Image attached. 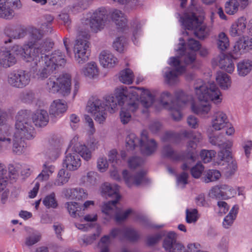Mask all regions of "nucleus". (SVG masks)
Wrapping results in <instances>:
<instances>
[{"mask_svg": "<svg viewBox=\"0 0 252 252\" xmlns=\"http://www.w3.org/2000/svg\"><path fill=\"white\" fill-rule=\"evenodd\" d=\"M194 89L200 102L198 104L192 103L191 108L192 112L198 115L203 117L210 111L209 101L216 104L221 101L220 92L214 83L206 85L201 80H197L194 84Z\"/></svg>", "mask_w": 252, "mask_h": 252, "instance_id": "obj_1", "label": "nucleus"}, {"mask_svg": "<svg viewBox=\"0 0 252 252\" xmlns=\"http://www.w3.org/2000/svg\"><path fill=\"white\" fill-rule=\"evenodd\" d=\"M101 193L104 196L111 197L114 196L116 199L104 203L102 207V211L105 214V219L109 220L114 218L117 222L120 223L126 220L132 213L130 209L123 211L116 207L120 195L119 194V187L116 184L105 183L102 185Z\"/></svg>", "mask_w": 252, "mask_h": 252, "instance_id": "obj_2", "label": "nucleus"}, {"mask_svg": "<svg viewBox=\"0 0 252 252\" xmlns=\"http://www.w3.org/2000/svg\"><path fill=\"white\" fill-rule=\"evenodd\" d=\"M29 42L23 49L27 57L36 55H44L49 52L54 45L50 39L41 40L44 33L42 30L35 27H31L28 30Z\"/></svg>", "mask_w": 252, "mask_h": 252, "instance_id": "obj_3", "label": "nucleus"}, {"mask_svg": "<svg viewBox=\"0 0 252 252\" xmlns=\"http://www.w3.org/2000/svg\"><path fill=\"white\" fill-rule=\"evenodd\" d=\"M137 90H143L141 96V104L145 108L150 107L155 100V95L149 90L138 87L120 86L116 89L114 95L123 105L127 98L131 99L129 102L139 101Z\"/></svg>", "mask_w": 252, "mask_h": 252, "instance_id": "obj_4", "label": "nucleus"}, {"mask_svg": "<svg viewBox=\"0 0 252 252\" xmlns=\"http://www.w3.org/2000/svg\"><path fill=\"white\" fill-rule=\"evenodd\" d=\"M75 153L68 154L63 161V165L67 169L71 171L77 170L81 166V160L77 154L86 161L92 158V153L85 145L79 141V137L75 136L70 141Z\"/></svg>", "mask_w": 252, "mask_h": 252, "instance_id": "obj_5", "label": "nucleus"}, {"mask_svg": "<svg viewBox=\"0 0 252 252\" xmlns=\"http://www.w3.org/2000/svg\"><path fill=\"white\" fill-rule=\"evenodd\" d=\"M14 134L17 137L31 140L35 135V129L32 122L30 119L27 110L19 111L16 117Z\"/></svg>", "mask_w": 252, "mask_h": 252, "instance_id": "obj_6", "label": "nucleus"}, {"mask_svg": "<svg viewBox=\"0 0 252 252\" xmlns=\"http://www.w3.org/2000/svg\"><path fill=\"white\" fill-rule=\"evenodd\" d=\"M181 22L186 29L193 31L194 35L200 39L207 37L211 31V28L199 21L194 13H185L181 18Z\"/></svg>", "mask_w": 252, "mask_h": 252, "instance_id": "obj_7", "label": "nucleus"}, {"mask_svg": "<svg viewBox=\"0 0 252 252\" xmlns=\"http://www.w3.org/2000/svg\"><path fill=\"white\" fill-rule=\"evenodd\" d=\"M46 89L52 93H58L61 96L66 97L71 93V77L68 74L60 76L55 81L50 77L47 81Z\"/></svg>", "mask_w": 252, "mask_h": 252, "instance_id": "obj_8", "label": "nucleus"}, {"mask_svg": "<svg viewBox=\"0 0 252 252\" xmlns=\"http://www.w3.org/2000/svg\"><path fill=\"white\" fill-rule=\"evenodd\" d=\"M30 73L23 69H16L10 72L7 75V83L11 87L22 89L31 82Z\"/></svg>", "mask_w": 252, "mask_h": 252, "instance_id": "obj_9", "label": "nucleus"}, {"mask_svg": "<svg viewBox=\"0 0 252 252\" xmlns=\"http://www.w3.org/2000/svg\"><path fill=\"white\" fill-rule=\"evenodd\" d=\"M44 55H36L27 57L28 61H32L38 68L35 74L37 79L43 80L48 77L56 69L55 65H51L43 58Z\"/></svg>", "mask_w": 252, "mask_h": 252, "instance_id": "obj_10", "label": "nucleus"}, {"mask_svg": "<svg viewBox=\"0 0 252 252\" xmlns=\"http://www.w3.org/2000/svg\"><path fill=\"white\" fill-rule=\"evenodd\" d=\"M181 62H183V61L181 60L178 57L170 58L169 63L174 67L175 70H172L168 68L165 71L163 76L165 82L168 85H175L179 82V75L185 70V66L181 64Z\"/></svg>", "mask_w": 252, "mask_h": 252, "instance_id": "obj_11", "label": "nucleus"}, {"mask_svg": "<svg viewBox=\"0 0 252 252\" xmlns=\"http://www.w3.org/2000/svg\"><path fill=\"white\" fill-rule=\"evenodd\" d=\"M188 40V48L184 50V45L182 44L177 50L180 54L178 57L186 64L191 63L195 61L196 52L200 48L201 46L199 42L193 38H189Z\"/></svg>", "mask_w": 252, "mask_h": 252, "instance_id": "obj_12", "label": "nucleus"}, {"mask_svg": "<svg viewBox=\"0 0 252 252\" xmlns=\"http://www.w3.org/2000/svg\"><path fill=\"white\" fill-rule=\"evenodd\" d=\"M88 34L85 39H82L79 35L74 46V58L79 64H83L89 60L90 56L89 43L87 40Z\"/></svg>", "mask_w": 252, "mask_h": 252, "instance_id": "obj_13", "label": "nucleus"}, {"mask_svg": "<svg viewBox=\"0 0 252 252\" xmlns=\"http://www.w3.org/2000/svg\"><path fill=\"white\" fill-rule=\"evenodd\" d=\"M105 107L103 100L93 98L88 101L87 110L93 115L95 121L101 124L105 121L107 117Z\"/></svg>", "mask_w": 252, "mask_h": 252, "instance_id": "obj_14", "label": "nucleus"}, {"mask_svg": "<svg viewBox=\"0 0 252 252\" xmlns=\"http://www.w3.org/2000/svg\"><path fill=\"white\" fill-rule=\"evenodd\" d=\"M108 19V14L104 8H99L92 15L89 20V25L92 32H97L102 30Z\"/></svg>", "mask_w": 252, "mask_h": 252, "instance_id": "obj_15", "label": "nucleus"}, {"mask_svg": "<svg viewBox=\"0 0 252 252\" xmlns=\"http://www.w3.org/2000/svg\"><path fill=\"white\" fill-rule=\"evenodd\" d=\"M219 158L221 160L220 164L224 166L223 168L225 175L230 176L234 174L237 168L236 162L231 156L229 150H221L218 154Z\"/></svg>", "mask_w": 252, "mask_h": 252, "instance_id": "obj_16", "label": "nucleus"}, {"mask_svg": "<svg viewBox=\"0 0 252 252\" xmlns=\"http://www.w3.org/2000/svg\"><path fill=\"white\" fill-rule=\"evenodd\" d=\"M176 235L173 232H170L165 238L163 242V247L167 252H185V247L180 242L177 241Z\"/></svg>", "mask_w": 252, "mask_h": 252, "instance_id": "obj_17", "label": "nucleus"}, {"mask_svg": "<svg viewBox=\"0 0 252 252\" xmlns=\"http://www.w3.org/2000/svg\"><path fill=\"white\" fill-rule=\"evenodd\" d=\"M158 144L153 138H149L146 131L141 134L140 148L141 153L146 156H150L157 150Z\"/></svg>", "mask_w": 252, "mask_h": 252, "instance_id": "obj_18", "label": "nucleus"}, {"mask_svg": "<svg viewBox=\"0 0 252 252\" xmlns=\"http://www.w3.org/2000/svg\"><path fill=\"white\" fill-rule=\"evenodd\" d=\"M230 124L227 115L223 111H215L212 117L211 126L215 130H220L229 127Z\"/></svg>", "mask_w": 252, "mask_h": 252, "instance_id": "obj_19", "label": "nucleus"}, {"mask_svg": "<svg viewBox=\"0 0 252 252\" xmlns=\"http://www.w3.org/2000/svg\"><path fill=\"white\" fill-rule=\"evenodd\" d=\"M63 193L66 198L77 201L84 200L88 196L87 190L81 188L65 189L63 190Z\"/></svg>", "mask_w": 252, "mask_h": 252, "instance_id": "obj_20", "label": "nucleus"}, {"mask_svg": "<svg viewBox=\"0 0 252 252\" xmlns=\"http://www.w3.org/2000/svg\"><path fill=\"white\" fill-rule=\"evenodd\" d=\"M139 103V101L128 102L122 108L120 116L121 122L123 124H126L130 121L131 118L130 112H134L137 110Z\"/></svg>", "mask_w": 252, "mask_h": 252, "instance_id": "obj_21", "label": "nucleus"}, {"mask_svg": "<svg viewBox=\"0 0 252 252\" xmlns=\"http://www.w3.org/2000/svg\"><path fill=\"white\" fill-rule=\"evenodd\" d=\"M123 178L128 187L135 185L138 186L145 180L144 173L140 171L135 175L130 174L127 170H124L122 173Z\"/></svg>", "mask_w": 252, "mask_h": 252, "instance_id": "obj_22", "label": "nucleus"}, {"mask_svg": "<svg viewBox=\"0 0 252 252\" xmlns=\"http://www.w3.org/2000/svg\"><path fill=\"white\" fill-rule=\"evenodd\" d=\"M67 108V104L64 100H55L50 105V115L51 117H60L66 111Z\"/></svg>", "mask_w": 252, "mask_h": 252, "instance_id": "obj_23", "label": "nucleus"}, {"mask_svg": "<svg viewBox=\"0 0 252 252\" xmlns=\"http://www.w3.org/2000/svg\"><path fill=\"white\" fill-rule=\"evenodd\" d=\"M252 49V38L243 37L237 40L234 46L233 52L238 54H243Z\"/></svg>", "mask_w": 252, "mask_h": 252, "instance_id": "obj_24", "label": "nucleus"}, {"mask_svg": "<svg viewBox=\"0 0 252 252\" xmlns=\"http://www.w3.org/2000/svg\"><path fill=\"white\" fill-rule=\"evenodd\" d=\"M43 58L51 65L54 64L56 69L58 65H63L66 63L65 55L60 50L54 51L50 55H47L45 53Z\"/></svg>", "mask_w": 252, "mask_h": 252, "instance_id": "obj_25", "label": "nucleus"}, {"mask_svg": "<svg viewBox=\"0 0 252 252\" xmlns=\"http://www.w3.org/2000/svg\"><path fill=\"white\" fill-rule=\"evenodd\" d=\"M123 232L119 229H113L109 235H104L98 243V245L100 248V252H110L109 247L111 244L110 238H115L119 235L120 233Z\"/></svg>", "mask_w": 252, "mask_h": 252, "instance_id": "obj_26", "label": "nucleus"}, {"mask_svg": "<svg viewBox=\"0 0 252 252\" xmlns=\"http://www.w3.org/2000/svg\"><path fill=\"white\" fill-rule=\"evenodd\" d=\"M246 28L245 20L244 18L241 17L231 25L229 30L230 35L232 37L241 36L244 33Z\"/></svg>", "mask_w": 252, "mask_h": 252, "instance_id": "obj_27", "label": "nucleus"}, {"mask_svg": "<svg viewBox=\"0 0 252 252\" xmlns=\"http://www.w3.org/2000/svg\"><path fill=\"white\" fill-rule=\"evenodd\" d=\"M32 123L39 127L45 126L49 122L48 113L44 110L36 111L32 115Z\"/></svg>", "mask_w": 252, "mask_h": 252, "instance_id": "obj_28", "label": "nucleus"}, {"mask_svg": "<svg viewBox=\"0 0 252 252\" xmlns=\"http://www.w3.org/2000/svg\"><path fill=\"white\" fill-rule=\"evenodd\" d=\"M100 64L106 68L114 67L118 63V59L111 53L102 52L99 56Z\"/></svg>", "mask_w": 252, "mask_h": 252, "instance_id": "obj_29", "label": "nucleus"}, {"mask_svg": "<svg viewBox=\"0 0 252 252\" xmlns=\"http://www.w3.org/2000/svg\"><path fill=\"white\" fill-rule=\"evenodd\" d=\"M81 73L85 77L92 79L98 75L99 70L96 63L94 62H91L82 68Z\"/></svg>", "mask_w": 252, "mask_h": 252, "instance_id": "obj_30", "label": "nucleus"}, {"mask_svg": "<svg viewBox=\"0 0 252 252\" xmlns=\"http://www.w3.org/2000/svg\"><path fill=\"white\" fill-rule=\"evenodd\" d=\"M4 32L8 36L14 39L23 38L26 34L25 29L20 26L6 27Z\"/></svg>", "mask_w": 252, "mask_h": 252, "instance_id": "obj_31", "label": "nucleus"}, {"mask_svg": "<svg viewBox=\"0 0 252 252\" xmlns=\"http://www.w3.org/2000/svg\"><path fill=\"white\" fill-rule=\"evenodd\" d=\"M175 96V99L172 102V103L174 106L180 108L185 106L189 100L192 98L191 96L187 94L182 90L176 91Z\"/></svg>", "mask_w": 252, "mask_h": 252, "instance_id": "obj_32", "label": "nucleus"}, {"mask_svg": "<svg viewBox=\"0 0 252 252\" xmlns=\"http://www.w3.org/2000/svg\"><path fill=\"white\" fill-rule=\"evenodd\" d=\"M196 139L189 140L187 144V150L188 152L187 156L188 158L192 162L195 161L196 160V156L197 155L196 149L197 144L201 140V137L197 136Z\"/></svg>", "mask_w": 252, "mask_h": 252, "instance_id": "obj_33", "label": "nucleus"}, {"mask_svg": "<svg viewBox=\"0 0 252 252\" xmlns=\"http://www.w3.org/2000/svg\"><path fill=\"white\" fill-rule=\"evenodd\" d=\"M210 143L215 146H218L221 150H229L232 146L231 142H223L221 134L210 135L209 136Z\"/></svg>", "mask_w": 252, "mask_h": 252, "instance_id": "obj_34", "label": "nucleus"}, {"mask_svg": "<svg viewBox=\"0 0 252 252\" xmlns=\"http://www.w3.org/2000/svg\"><path fill=\"white\" fill-rule=\"evenodd\" d=\"M25 138L17 137L13 135L12 139V152L17 155H21L25 152L26 146L24 141Z\"/></svg>", "mask_w": 252, "mask_h": 252, "instance_id": "obj_35", "label": "nucleus"}, {"mask_svg": "<svg viewBox=\"0 0 252 252\" xmlns=\"http://www.w3.org/2000/svg\"><path fill=\"white\" fill-rule=\"evenodd\" d=\"M16 63L14 55L9 51L1 52L0 56V63L4 67H8L14 65Z\"/></svg>", "mask_w": 252, "mask_h": 252, "instance_id": "obj_36", "label": "nucleus"}, {"mask_svg": "<svg viewBox=\"0 0 252 252\" xmlns=\"http://www.w3.org/2000/svg\"><path fill=\"white\" fill-rule=\"evenodd\" d=\"M239 75L245 76L252 69V61L249 60H243L239 62L237 65Z\"/></svg>", "mask_w": 252, "mask_h": 252, "instance_id": "obj_37", "label": "nucleus"}, {"mask_svg": "<svg viewBox=\"0 0 252 252\" xmlns=\"http://www.w3.org/2000/svg\"><path fill=\"white\" fill-rule=\"evenodd\" d=\"M14 16V10L10 8L9 3L6 0L0 2V18L7 19H12Z\"/></svg>", "mask_w": 252, "mask_h": 252, "instance_id": "obj_38", "label": "nucleus"}, {"mask_svg": "<svg viewBox=\"0 0 252 252\" xmlns=\"http://www.w3.org/2000/svg\"><path fill=\"white\" fill-rule=\"evenodd\" d=\"M112 20L115 23L116 25L120 28H123L126 26L127 24V19L124 14L118 9H115L111 14Z\"/></svg>", "mask_w": 252, "mask_h": 252, "instance_id": "obj_39", "label": "nucleus"}, {"mask_svg": "<svg viewBox=\"0 0 252 252\" xmlns=\"http://www.w3.org/2000/svg\"><path fill=\"white\" fill-rule=\"evenodd\" d=\"M216 79L222 89L226 90L231 86V81L230 76L225 73L217 72Z\"/></svg>", "mask_w": 252, "mask_h": 252, "instance_id": "obj_40", "label": "nucleus"}, {"mask_svg": "<svg viewBox=\"0 0 252 252\" xmlns=\"http://www.w3.org/2000/svg\"><path fill=\"white\" fill-rule=\"evenodd\" d=\"M238 206L235 205L231 209L229 214L224 218L223 221V226L228 228L233 224L234 220H235L238 212Z\"/></svg>", "mask_w": 252, "mask_h": 252, "instance_id": "obj_41", "label": "nucleus"}, {"mask_svg": "<svg viewBox=\"0 0 252 252\" xmlns=\"http://www.w3.org/2000/svg\"><path fill=\"white\" fill-rule=\"evenodd\" d=\"M65 206L71 217L76 218L82 215V208L78 203L75 202H66Z\"/></svg>", "mask_w": 252, "mask_h": 252, "instance_id": "obj_42", "label": "nucleus"}, {"mask_svg": "<svg viewBox=\"0 0 252 252\" xmlns=\"http://www.w3.org/2000/svg\"><path fill=\"white\" fill-rule=\"evenodd\" d=\"M41 234L37 231H33L25 238V245L27 247H32L39 242L41 239Z\"/></svg>", "mask_w": 252, "mask_h": 252, "instance_id": "obj_43", "label": "nucleus"}, {"mask_svg": "<svg viewBox=\"0 0 252 252\" xmlns=\"http://www.w3.org/2000/svg\"><path fill=\"white\" fill-rule=\"evenodd\" d=\"M70 177V175L67 171L61 169L58 172L54 184L58 186H62L68 182Z\"/></svg>", "mask_w": 252, "mask_h": 252, "instance_id": "obj_44", "label": "nucleus"}, {"mask_svg": "<svg viewBox=\"0 0 252 252\" xmlns=\"http://www.w3.org/2000/svg\"><path fill=\"white\" fill-rule=\"evenodd\" d=\"M101 228L100 226L97 227L96 233L91 235H84L81 238L82 243H81L82 246H87L92 244L94 241L98 237L101 233Z\"/></svg>", "mask_w": 252, "mask_h": 252, "instance_id": "obj_45", "label": "nucleus"}, {"mask_svg": "<svg viewBox=\"0 0 252 252\" xmlns=\"http://www.w3.org/2000/svg\"><path fill=\"white\" fill-rule=\"evenodd\" d=\"M240 3L238 0H229L225 2L224 9L229 15H233L238 11Z\"/></svg>", "mask_w": 252, "mask_h": 252, "instance_id": "obj_46", "label": "nucleus"}, {"mask_svg": "<svg viewBox=\"0 0 252 252\" xmlns=\"http://www.w3.org/2000/svg\"><path fill=\"white\" fill-rule=\"evenodd\" d=\"M134 75L132 71L129 68L121 71L119 75L120 81L124 84H130L133 82Z\"/></svg>", "mask_w": 252, "mask_h": 252, "instance_id": "obj_47", "label": "nucleus"}, {"mask_svg": "<svg viewBox=\"0 0 252 252\" xmlns=\"http://www.w3.org/2000/svg\"><path fill=\"white\" fill-rule=\"evenodd\" d=\"M219 66L220 68L230 73L232 72L234 69L233 61L228 57H224L220 60Z\"/></svg>", "mask_w": 252, "mask_h": 252, "instance_id": "obj_48", "label": "nucleus"}, {"mask_svg": "<svg viewBox=\"0 0 252 252\" xmlns=\"http://www.w3.org/2000/svg\"><path fill=\"white\" fill-rule=\"evenodd\" d=\"M126 146L128 150H132L136 146L140 144V139H139L134 133H130L126 139Z\"/></svg>", "mask_w": 252, "mask_h": 252, "instance_id": "obj_49", "label": "nucleus"}, {"mask_svg": "<svg viewBox=\"0 0 252 252\" xmlns=\"http://www.w3.org/2000/svg\"><path fill=\"white\" fill-rule=\"evenodd\" d=\"M105 107L107 106L110 108V112L114 113L116 110L118 109V105H122L120 102L117 98L113 95H109L106 97V104Z\"/></svg>", "mask_w": 252, "mask_h": 252, "instance_id": "obj_50", "label": "nucleus"}, {"mask_svg": "<svg viewBox=\"0 0 252 252\" xmlns=\"http://www.w3.org/2000/svg\"><path fill=\"white\" fill-rule=\"evenodd\" d=\"M161 153L164 157H167L173 160H181L182 157L177 154L175 153L172 148L169 145H165L163 146Z\"/></svg>", "mask_w": 252, "mask_h": 252, "instance_id": "obj_51", "label": "nucleus"}, {"mask_svg": "<svg viewBox=\"0 0 252 252\" xmlns=\"http://www.w3.org/2000/svg\"><path fill=\"white\" fill-rule=\"evenodd\" d=\"M217 45L218 48L221 51H225L229 47V41L224 32H221L219 34Z\"/></svg>", "mask_w": 252, "mask_h": 252, "instance_id": "obj_52", "label": "nucleus"}, {"mask_svg": "<svg viewBox=\"0 0 252 252\" xmlns=\"http://www.w3.org/2000/svg\"><path fill=\"white\" fill-rule=\"evenodd\" d=\"M220 173L217 170H209L205 174L204 181L206 183L215 181L220 177Z\"/></svg>", "mask_w": 252, "mask_h": 252, "instance_id": "obj_53", "label": "nucleus"}, {"mask_svg": "<svg viewBox=\"0 0 252 252\" xmlns=\"http://www.w3.org/2000/svg\"><path fill=\"white\" fill-rule=\"evenodd\" d=\"M43 203L47 208H56L58 206L57 201L54 192L47 195L43 200Z\"/></svg>", "mask_w": 252, "mask_h": 252, "instance_id": "obj_54", "label": "nucleus"}, {"mask_svg": "<svg viewBox=\"0 0 252 252\" xmlns=\"http://www.w3.org/2000/svg\"><path fill=\"white\" fill-rule=\"evenodd\" d=\"M186 221L189 223H195L198 219V212L196 209H187L186 211Z\"/></svg>", "mask_w": 252, "mask_h": 252, "instance_id": "obj_55", "label": "nucleus"}, {"mask_svg": "<svg viewBox=\"0 0 252 252\" xmlns=\"http://www.w3.org/2000/svg\"><path fill=\"white\" fill-rule=\"evenodd\" d=\"M44 168L42 172L38 176L37 179L40 181L47 180L48 179L50 175L54 171V167L53 166H46L44 164Z\"/></svg>", "mask_w": 252, "mask_h": 252, "instance_id": "obj_56", "label": "nucleus"}, {"mask_svg": "<svg viewBox=\"0 0 252 252\" xmlns=\"http://www.w3.org/2000/svg\"><path fill=\"white\" fill-rule=\"evenodd\" d=\"M123 233H125V236L127 239L132 241H136L140 237L139 233L136 230L131 227L124 229Z\"/></svg>", "mask_w": 252, "mask_h": 252, "instance_id": "obj_57", "label": "nucleus"}, {"mask_svg": "<svg viewBox=\"0 0 252 252\" xmlns=\"http://www.w3.org/2000/svg\"><path fill=\"white\" fill-rule=\"evenodd\" d=\"M34 98V94L32 91H24L20 94V99L24 103H31Z\"/></svg>", "mask_w": 252, "mask_h": 252, "instance_id": "obj_58", "label": "nucleus"}, {"mask_svg": "<svg viewBox=\"0 0 252 252\" xmlns=\"http://www.w3.org/2000/svg\"><path fill=\"white\" fill-rule=\"evenodd\" d=\"M216 154V152L214 150H203L200 153V156L204 163H208L212 160Z\"/></svg>", "mask_w": 252, "mask_h": 252, "instance_id": "obj_59", "label": "nucleus"}, {"mask_svg": "<svg viewBox=\"0 0 252 252\" xmlns=\"http://www.w3.org/2000/svg\"><path fill=\"white\" fill-rule=\"evenodd\" d=\"M12 140L8 137L0 136V152L3 149H9L12 147Z\"/></svg>", "mask_w": 252, "mask_h": 252, "instance_id": "obj_60", "label": "nucleus"}, {"mask_svg": "<svg viewBox=\"0 0 252 252\" xmlns=\"http://www.w3.org/2000/svg\"><path fill=\"white\" fill-rule=\"evenodd\" d=\"M223 195L224 196L225 199L230 198L235 193V190L231 187L226 185H219Z\"/></svg>", "mask_w": 252, "mask_h": 252, "instance_id": "obj_61", "label": "nucleus"}, {"mask_svg": "<svg viewBox=\"0 0 252 252\" xmlns=\"http://www.w3.org/2000/svg\"><path fill=\"white\" fill-rule=\"evenodd\" d=\"M204 169V166L200 163H197L191 170V174L195 178H198Z\"/></svg>", "mask_w": 252, "mask_h": 252, "instance_id": "obj_62", "label": "nucleus"}, {"mask_svg": "<svg viewBox=\"0 0 252 252\" xmlns=\"http://www.w3.org/2000/svg\"><path fill=\"white\" fill-rule=\"evenodd\" d=\"M125 38L123 37H117L113 42V46L118 52H121L124 50Z\"/></svg>", "mask_w": 252, "mask_h": 252, "instance_id": "obj_63", "label": "nucleus"}, {"mask_svg": "<svg viewBox=\"0 0 252 252\" xmlns=\"http://www.w3.org/2000/svg\"><path fill=\"white\" fill-rule=\"evenodd\" d=\"M210 195L212 197L216 199H226L224 196L223 195L219 185L212 188L210 191Z\"/></svg>", "mask_w": 252, "mask_h": 252, "instance_id": "obj_64", "label": "nucleus"}]
</instances>
